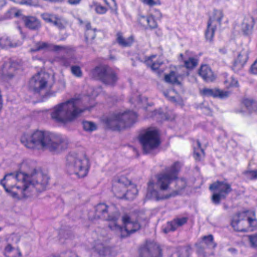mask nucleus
<instances>
[{
    "mask_svg": "<svg viewBox=\"0 0 257 257\" xmlns=\"http://www.w3.org/2000/svg\"><path fill=\"white\" fill-rule=\"evenodd\" d=\"M35 163L25 161L16 174L6 175L1 184L6 191L13 198L20 200L36 196L46 190L49 177L37 171Z\"/></svg>",
    "mask_w": 257,
    "mask_h": 257,
    "instance_id": "nucleus-1",
    "label": "nucleus"
},
{
    "mask_svg": "<svg viewBox=\"0 0 257 257\" xmlns=\"http://www.w3.org/2000/svg\"><path fill=\"white\" fill-rule=\"evenodd\" d=\"M27 149L58 154L68 147L67 140L62 136L49 132L36 131L32 133L24 134L20 139Z\"/></svg>",
    "mask_w": 257,
    "mask_h": 257,
    "instance_id": "nucleus-2",
    "label": "nucleus"
},
{
    "mask_svg": "<svg viewBox=\"0 0 257 257\" xmlns=\"http://www.w3.org/2000/svg\"><path fill=\"white\" fill-rule=\"evenodd\" d=\"M181 167V165L179 162H175L171 166L166 168L164 172L156 176V185L160 189V191L154 189L155 183L150 180L148 183L146 198L159 200L176 196L178 193L177 191L166 194H164L163 192L170 189V185L177 178Z\"/></svg>",
    "mask_w": 257,
    "mask_h": 257,
    "instance_id": "nucleus-3",
    "label": "nucleus"
},
{
    "mask_svg": "<svg viewBox=\"0 0 257 257\" xmlns=\"http://www.w3.org/2000/svg\"><path fill=\"white\" fill-rule=\"evenodd\" d=\"M87 109L89 108H80V101L72 98L55 105L51 115L55 121L66 124L74 120Z\"/></svg>",
    "mask_w": 257,
    "mask_h": 257,
    "instance_id": "nucleus-4",
    "label": "nucleus"
},
{
    "mask_svg": "<svg viewBox=\"0 0 257 257\" xmlns=\"http://www.w3.org/2000/svg\"><path fill=\"white\" fill-rule=\"evenodd\" d=\"M66 168L70 174H74L79 178L85 177L89 170V160L82 154L70 153L66 159Z\"/></svg>",
    "mask_w": 257,
    "mask_h": 257,
    "instance_id": "nucleus-5",
    "label": "nucleus"
},
{
    "mask_svg": "<svg viewBox=\"0 0 257 257\" xmlns=\"http://www.w3.org/2000/svg\"><path fill=\"white\" fill-rule=\"evenodd\" d=\"M49 78L50 76L48 73L43 72L38 73L30 80V88L34 93L42 97L49 96V91L52 87L48 82Z\"/></svg>",
    "mask_w": 257,
    "mask_h": 257,
    "instance_id": "nucleus-6",
    "label": "nucleus"
},
{
    "mask_svg": "<svg viewBox=\"0 0 257 257\" xmlns=\"http://www.w3.org/2000/svg\"><path fill=\"white\" fill-rule=\"evenodd\" d=\"M122 221L123 227L119 225L117 221L109 225L111 230L114 231L122 237H126L140 228L141 226L138 222L133 220L127 214L123 215Z\"/></svg>",
    "mask_w": 257,
    "mask_h": 257,
    "instance_id": "nucleus-7",
    "label": "nucleus"
},
{
    "mask_svg": "<svg viewBox=\"0 0 257 257\" xmlns=\"http://www.w3.org/2000/svg\"><path fill=\"white\" fill-rule=\"evenodd\" d=\"M130 181L124 176H121L116 178L113 182L112 191L115 195L119 198H125L129 200H134L138 194V189L134 186H130L129 189L125 191V193H120L119 188L122 187L123 190H126V185L130 184Z\"/></svg>",
    "mask_w": 257,
    "mask_h": 257,
    "instance_id": "nucleus-8",
    "label": "nucleus"
},
{
    "mask_svg": "<svg viewBox=\"0 0 257 257\" xmlns=\"http://www.w3.org/2000/svg\"><path fill=\"white\" fill-rule=\"evenodd\" d=\"M140 141L145 153H151L160 144L158 132L155 128H149L140 136Z\"/></svg>",
    "mask_w": 257,
    "mask_h": 257,
    "instance_id": "nucleus-9",
    "label": "nucleus"
},
{
    "mask_svg": "<svg viewBox=\"0 0 257 257\" xmlns=\"http://www.w3.org/2000/svg\"><path fill=\"white\" fill-rule=\"evenodd\" d=\"M209 188L213 193L211 201L216 205L220 204L221 200L225 199L232 191L231 184L226 180L216 181L210 184Z\"/></svg>",
    "mask_w": 257,
    "mask_h": 257,
    "instance_id": "nucleus-10",
    "label": "nucleus"
},
{
    "mask_svg": "<svg viewBox=\"0 0 257 257\" xmlns=\"http://www.w3.org/2000/svg\"><path fill=\"white\" fill-rule=\"evenodd\" d=\"M137 118V114L135 112L126 111L115 114L107 120V123L110 126H116L119 128H124L131 126Z\"/></svg>",
    "mask_w": 257,
    "mask_h": 257,
    "instance_id": "nucleus-11",
    "label": "nucleus"
},
{
    "mask_svg": "<svg viewBox=\"0 0 257 257\" xmlns=\"http://www.w3.org/2000/svg\"><path fill=\"white\" fill-rule=\"evenodd\" d=\"M95 217L109 221V225L117 220L119 213L114 205L108 206L105 203H100L95 207Z\"/></svg>",
    "mask_w": 257,
    "mask_h": 257,
    "instance_id": "nucleus-12",
    "label": "nucleus"
},
{
    "mask_svg": "<svg viewBox=\"0 0 257 257\" xmlns=\"http://www.w3.org/2000/svg\"><path fill=\"white\" fill-rule=\"evenodd\" d=\"M223 17L222 12L220 10H214L209 17L207 23V29L205 31L206 39L211 42L213 40L214 32L217 26L221 25V20Z\"/></svg>",
    "mask_w": 257,
    "mask_h": 257,
    "instance_id": "nucleus-13",
    "label": "nucleus"
},
{
    "mask_svg": "<svg viewBox=\"0 0 257 257\" xmlns=\"http://www.w3.org/2000/svg\"><path fill=\"white\" fill-rule=\"evenodd\" d=\"M108 239L106 231L102 230L101 233L98 234L97 238L94 240L93 248L99 256H106L111 254V248L106 244Z\"/></svg>",
    "mask_w": 257,
    "mask_h": 257,
    "instance_id": "nucleus-14",
    "label": "nucleus"
},
{
    "mask_svg": "<svg viewBox=\"0 0 257 257\" xmlns=\"http://www.w3.org/2000/svg\"><path fill=\"white\" fill-rule=\"evenodd\" d=\"M42 50H51L56 52L63 51L66 53H69L73 51V49L69 47L53 45L44 42L37 43L35 45V47L31 49V51L32 52H35Z\"/></svg>",
    "mask_w": 257,
    "mask_h": 257,
    "instance_id": "nucleus-15",
    "label": "nucleus"
},
{
    "mask_svg": "<svg viewBox=\"0 0 257 257\" xmlns=\"http://www.w3.org/2000/svg\"><path fill=\"white\" fill-rule=\"evenodd\" d=\"M110 70L106 66H98L92 69L90 72V76L96 79H99L103 83H111L106 77L107 72Z\"/></svg>",
    "mask_w": 257,
    "mask_h": 257,
    "instance_id": "nucleus-16",
    "label": "nucleus"
},
{
    "mask_svg": "<svg viewBox=\"0 0 257 257\" xmlns=\"http://www.w3.org/2000/svg\"><path fill=\"white\" fill-rule=\"evenodd\" d=\"M141 257H161L160 247L155 243H150L142 249Z\"/></svg>",
    "mask_w": 257,
    "mask_h": 257,
    "instance_id": "nucleus-17",
    "label": "nucleus"
},
{
    "mask_svg": "<svg viewBox=\"0 0 257 257\" xmlns=\"http://www.w3.org/2000/svg\"><path fill=\"white\" fill-rule=\"evenodd\" d=\"M247 213H249V212H241L233 216L231 222V225L234 230L241 232L246 230V229L242 225L241 220L245 219V216Z\"/></svg>",
    "mask_w": 257,
    "mask_h": 257,
    "instance_id": "nucleus-18",
    "label": "nucleus"
},
{
    "mask_svg": "<svg viewBox=\"0 0 257 257\" xmlns=\"http://www.w3.org/2000/svg\"><path fill=\"white\" fill-rule=\"evenodd\" d=\"M248 59V51L243 50L238 55L237 59L233 64L232 69L235 72L240 70L245 64Z\"/></svg>",
    "mask_w": 257,
    "mask_h": 257,
    "instance_id": "nucleus-19",
    "label": "nucleus"
},
{
    "mask_svg": "<svg viewBox=\"0 0 257 257\" xmlns=\"http://www.w3.org/2000/svg\"><path fill=\"white\" fill-rule=\"evenodd\" d=\"M202 94L207 96L218 97L220 98L227 97L229 95V92L219 89L204 88L201 90Z\"/></svg>",
    "mask_w": 257,
    "mask_h": 257,
    "instance_id": "nucleus-20",
    "label": "nucleus"
},
{
    "mask_svg": "<svg viewBox=\"0 0 257 257\" xmlns=\"http://www.w3.org/2000/svg\"><path fill=\"white\" fill-rule=\"evenodd\" d=\"M199 74L206 82H211L215 79L212 71L207 65H203L200 67Z\"/></svg>",
    "mask_w": 257,
    "mask_h": 257,
    "instance_id": "nucleus-21",
    "label": "nucleus"
},
{
    "mask_svg": "<svg viewBox=\"0 0 257 257\" xmlns=\"http://www.w3.org/2000/svg\"><path fill=\"white\" fill-rule=\"evenodd\" d=\"M24 21L26 26L30 29L37 30L41 26L39 21L34 17H25Z\"/></svg>",
    "mask_w": 257,
    "mask_h": 257,
    "instance_id": "nucleus-22",
    "label": "nucleus"
},
{
    "mask_svg": "<svg viewBox=\"0 0 257 257\" xmlns=\"http://www.w3.org/2000/svg\"><path fill=\"white\" fill-rule=\"evenodd\" d=\"M157 57V55H153L146 59V63L147 65L151 67L152 70H157L160 65L163 64V61L160 59H157L155 60Z\"/></svg>",
    "mask_w": 257,
    "mask_h": 257,
    "instance_id": "nucleus-23",
    "label": "nucleus"
},
{
    "mask_svg": "<svg viewBox=\"0 0 257 257\" xmlns=\"http://www.w3.org/2000/svg\"><path fill=\"white\" fill-rule=\"evenodd\" d=\"M187 222V218L185 217H182L181 218H177L174 219L173 221L170 222L168 223L167 228L165 230V232H167L169 231H174L178 227L184 224Z\"/></svg>",
    "mask_w": 257,
    "mask_h": 257,
    "instance_id": "nucleus-24",
    "label": "nucleus"
},
{
    "mask_svg": "<svg viewBox=\"0 0 257 257\" xmlns=\"http://www.w3.org/2000/svg\"><path fill=\"white\" fill-rule=\"evenodd\" d=\"M254 25V19L252 17H247L244 19L241 24V29L245 34H248L252 30Z\"/></svg>",
    "mask_w": 257,
    "mask_h": 257,
    "instance_id": "nucleus-25",
    "label": "nucleus"
},
{
    "mask_svg": "<svg viewBox=\"0 0 257 257\" xmlns=\"http://www.w3.org/2000/svg\"><path fill=\"white\" fill-rule=\"evenodd\" d=\"M181 59L183 61L184 66L188 69H192L198 64V60L194 57H186L182 54L180 55Z\"/></svg>",
    "mask_w": 257,
    "mask_h": 257,
    "instance_id": "nucleus-26",
    "label": "nucleus"
},
{
    "mask_svg": "<svg viewBox=\"0 0 257 257\" xmlns=\"http://www.w3.org/2000/svg\"><path fill=\"white\" fill-rule=\"evenodd\" d=\"M4 252L7 257H18L22 255L19 249L13 247L10 243L5 247Z\"/></svg>",
    "mask_w": 257,
    "mask_h": 257,
    "instance_id": "nucleus-27",
    "label": "nucleus"
},
{
    "mask_svg": "<svg viewBox=\"0 0 257 257\" xmlns=\"http://www.w3.org/2000/svg\"><path fill=\"white\" fill-rule=\"evenodd\" d=\"M22 44L21 41L12 42L7 36H4L0 39V46L2 48L16 47Z\"/></svg>",
    "mask_w": 257,
    "mask_h": 257,
    "instance_id": "nucleus-28",
    "label": "nucleus"
},
{
    "mask_svg": "<svg viewBox=\"0 0 257 257\" xmlns=\"http://www.w3.org/2000/svg\"><path fill=\"white\" fill-rule=\"evenodd\" d=\"M116 40L117 43L122 47L130 46L134 42V39L132 36H130L126 39L123 37L121 33H118L116 35Z\"/></svg>",
    "mask_w": 257,
    "mask_h": 257,
    "instance_id": "nucleus-29",
    "label": "nucleus"
},
{
    "mask_svg": "<svg viewBox=\"0 0 257 257\" xmlns=\"http://www.w3.org/2000/svg\"><path fill=\"white\" fill-rule=\"evenodd\" d=\"M179 75L175 71H172L169 74L165 75V80L166 82L173 84H179L178 81Z\"/></svg>",
    "mask_w": 257,
    "mask_h": 257,
    "instance_id": "nucleus-30",
    "label": "nucleus"
},
{
    "mask_svg": "<svg viewBox=\"0 0 257 257\" xmlns=\"http://www.w3.org/2000/svg\"><path fill=\"white\" fill-rule=\"evenodd\" d=\"M52 24L56 26L59 29L63 30L66 28L67 22L65 19L57 15L56 19L54 20Z\"/></svg>",
    "mask_w": 257,
    "mask_h": 257,
    "instance_id": "nucleus-31",
    "label": "nucleus"
},
{
    "mask_svg": "<svg viewBox=\"0 0 257 257\" xmlns=\"http://www.w3.org/2000/svg\"><path fill=\"white\" fill-rule=\"evenodd\" d=\"M82 125L84 131L88 132L95 131L97 128V124L90 121H83L82 122Z\"/></svg>",
    "mask_w": 257,
    "mask_h": 257,
    "instance_id": "nucleus-32",
    "label": "nucleus"
},
{
    "mask_svg": "<svg viewBox=\"0 0 257 257\" xmlns=\"http://www.w3.org/2000/svg\"><path fill=\"white\" fill-rule=\"evenodd\" d=\"M197 147L194 148V157L196 160L199 161L202 156H204V151L201 148V144L197 141L196 142Z\"/></svg>",
    "mask_w": 257,
    "mask_h": 257,
    "instance_id": "nucleus-33",
    "label": "nucleus"
},
{
    "mask_svg": "<svg viewBox=\"0 0 257 257\" xmlns=\"http://www.w3.org/2000/svg\"><path fill=\"white\" fill-rule=\"evenodd\" d=\"M106 76L108 80L111 81L110 83H104L106 85H113L118 80V77L116 75V74L111 69L109 71L107 72V74H106Z\"/></svg>",
    "mask_w": 257,
    "mask_h": 257,
    "instance_id": "nucleus-34",
    "label": "nucleus"
},
{
    "mask_svg": "<svg viewBox=\"0 0 257 257\" xmlns=\"http://www.w3.org/2000/svg\"><path fill=\"white\" fill-rule=\"evenodd\" d=\"M224 84L228 88L236 87L238 86V81L233 77L227 76L224 81Z\"/></svg>",
    "mask_w": 257,
    "mask_h": 257,
    "instance_id": "nucleus-35",
    "label": "nucleus"
},
{
    "mask_svg": "<svg viewBox=\"0 0 257 257\" xmlns=\"http://www.w3.org/2000/svg\"><path fill=\"white\" fill-rule=\"evenodd\" d=\"M86 31L85 32V38L87 40H93L95 37V32L91 29V24L90 23H88L86 25Z\"/></svg>",
    "mask_w": 257,
    "mask_h": 257,
    "instance_id": "nucleus-36",
    "label": "nucleus"
},
{
    "mask_svg": "<svg viewBox=\"0 0 257 257\" xmlns=\"http://www.w3.org/2000/svg\"><path fill=\"white\" fill-rule=\"evenodd\" d=\"M57 15L53 13H44L41 15V18L47 23L52 24Z\"/></svg>",
    "mask_w": 257,
    "mask_h": 257,
    "instance_id": "nucleus-37",
    "label": "nucleus"
},
{
    "mask_svg": "<svg viewBox=\"0 0 257 257\" xmlns=\"http://www.w3.org/2000/svg\"><path fill=\"white\" fill-rule=\"evenodd\" d=\"M202 240L206 245L209 247L214 248L216 245L213 242V235L210 234L207 236H204Z\"/></svg>",
    "mask_w": 257,
    "mask_h": 257,
    "instance_id": "nucleus-38",
    "label": "nucleus"
},
{
    "mask_svg": "<svg viewBox=\"0 0 257 257\" xmlns=\"http://www.w3.org/2000/svg\"><path fill=\"white\" fill-rule=\"evenodd\" d=\"M71 72L72 74L76 77L80 78L83 75L80 67L77 65H74L71 67Z\"/></svg>",
    "mask_w": 257,
    "mask_h": 257,
    "instance_id": "nucleus-39",
    "label": "nucleus"
},
{
    "mask_svg": "<svg viewBox=\"0 0 257 257\" xmlns=\"http://www.w3.org/2000/svg\"><path fill=\"white\" fill-rule=\"evenodd\" d=\"M190 248L189 247L181 248L178 252L177 257H190Z\"/></svg>",
    "mask_w": 257,
    "mask_h": 257,
    "instance_id": "nucleus-40",
    "label": "nucleus"
},
{
    "mask_svg": "<svg viewBox=\"0 0 257 257\" xmlns=\"http://www.w3.org/2000/svg\"><path fill=\"white\" fill-rule=\"evenodd\" d=\"M176 182V189L181 190L184 188L186 185V181L182 178H178V175L177 178L174 180Z\"/></svg>",
    "mask_w": 257,
    "mask_h": 257,
    "instance_id": "nucleus-41",
    "label": "nucleus"
},
{
    "mask_svg": "<svg viewBox=\"0 0 257 257\" xmlns=\"http://www.w3.org/2000/svg\"><path fill=\"white\" fill-rule=\"evenodd\" d=\"M245 177L250 180L257 179V170L246 171L244 172Z\"/></svg>",
    "mask_w": 257,
    "mask_h": 257,
    "instance_id": "nucleus-42",
    "label": "nucleus"
},
{
    "mask_svg": "<svg viewBox=\"0 0 257 257\" xmlns=\"http://www.w3.org/2000/svg\"><path fill=\"white\" fill-rule=\"evenodd\" d=\"M248 213H247V215L245 216V219L246 218L248 224H249L250 227L251 228V230H253L257 225V220L255 218L254 216H248Z\"/></svg>",
    "mask_w": 257,
    "mask_h": 257,
    "instance_id": "nucleus-43",
    "label": "nucleus"
},
{
    "mask_svg": "<svg viewBox=\"0 0 257 257\" xmlns=\"http://www.w3.org/2000/svg\"><path fill=\"white\" fill-rule=\"evenodd\" d=\"M248 238L250 246L257 249V234L248 235Z\"/></svg>",
    "mask_w": 257,
    "mask_h": 257,
    "instance_id": "nucleus-44",
    "label": "nucleus"
},
{
    "mask_svg": "<svg viewBox=\"0 0 257 257\" xmlns=\"http://www.w3.org/2000/svg\"><path fill=\"white\" fill-rule=\"evenodd\" d=\"M95 6V11L96 13L98 14L102 15L106 13L107 11V9L105 7L101 6L100 4L97 3H95L94 4Z\"/></svg>",
    "mask_w": 257,
    "mask_h": 257,
    "instance_id": "nucleus-45",
    "label": "nucleus"
},
{
    "mask_svg": "<svg viewBox=\"0 0 257 257\" xmlns=\"http://www.w3.org/2000/svg\"><path fill=\"white\" fill-rule=\"evenodd\" d=\"M149 17L140 16L138 19L139 23L143 27H147Z\"/></svg>",
    "mask_w": 257,
    "mask_h": 257,
    "instance_id": "nucleus-46",
    "label": "nucleus"
},
{
    "mask_svg": "<svg viewBox=\"0 0 257 257\" xmlns=\"http://www.w3.org/2000/svg\"><path fill=\"white\" fill-rule=\"evenodd\" d=\"M143 3L151 7L160 4L159 0H143Z\"/></svg>",
    "mask_w": 257,
    "mask_h": 257,
    "instance_id": "nucleus-47",
    "label": "nucleus"
},
{
    "mask_svg": "<svg viewBox=\"0 0 257 257\" xmlns=\"http://www.w3.org/2000/svg\"><path fill=\"white\" fill-rule=\"evenodd\" d=\"M254 102H255V101L249 99H245L243 100L244 104L249 110H252Z\"/></svg>",
    "mask_w": 257,
    "mask_h": 257,
    "instance_id": "nucleus-48",
    "label": "nucleus"
},
{
    "mask_svg": "<svg viewBox=\"0 0 257 257\" xmlns=\"http://www.w3.org/2000/svg\"><path fill=\"white\" fill-rule=\"evenodd\" d=\"M147 27L151 28H155L157 27V24L152 17H149V21L147 23Z\"/></svg>",
    "mask_w": 257,
    "mask_h": 257,
    "instance_id": "nucleus-49",
    "label": "nucleus"
},
{
    "mask_svg": "<svg viewBox=\"0 0 257 257\" xmlns=\"http://www.w3.org/2000/svg\"><path fill=\"white\" fill-rule=\"evenodd\" d=\"M6 67V66H5L4 68L3 69V75H5L6 77H8V78L11 79L14 76V74L12 73V71L13 70V68L12 67H11L10 68L9 71L8 72H6L5 70V68Z\"/></svg>",
    "mask_w": 257,
    "mask_h": 257,
    "instance_id": "nucleus-50",
    "label": "nucleus"
},
{
    "mask_svg": "<svg viewBox=\"0 0 257 257\" xmlns=\"http://www.w3.org/2000/svg\"><path fill=\"white\" fill-rule=\"evenodd\" d=\"M9 12L13 15L15 17H18L21 15V11L19 10H17L15 8H11Z\"/></svg>",
    "mask_w": 257,
    "mask_h": 257,
    "instance_id": "nucleus-51",
    "label": "nucleus"
},
{
    "mask_svg": "<svg viewBox=\"0 0 257 257\" xmlns=\"http://www.w3.org/2000/svg\"><path fill=\"white\" fill-rule=\"evenodd\" d=\"M15 2L21 5L32 6L34 5L33 0H14Z\"/></svg>",
    "mask_w": 257,
    "mask_h": 257,
    "instance_id": "nucleus-52",
    "label": "nucleus"
},
{
    "mask_svg": "<svg viewBox=\"0 0 257 257\" xmlns=\"http://www.w3.org/2000/svg\"><path fill=\"white\" fill-rule=\"evenodd\" d=\"M71 60L70 59H66L65 58H62L60 60V63L65 67H68L71 65Z\"/></svg>",
    "mask_w": 257,
    "mask_h": 257,
    "instance_id": "nucleus-53",
    "label": "nucleus"
},
{
    "mask_svg": "<svg viewBox=\"0 0 257 257\" xmlns=\"http://www.w3.org/2000/svg\"><path fill=\"white\" fill-rule=\"evenodd\" d=\"M20 237L17 234H12L10 237H9V239L12 240L14 242V243L17 244L20 241Z\"/></svg>",
    "mask_w": 257,
    "mask_h": 257,
    "instance_id": "nucleus-54",
    "label": "nucleus"
},
{
    "mask_svg": "<svg viewBox=\"0 0 257 257\" xmlns=\"http://www.w3.org/2000/svg\"><path fill=\"white\" fill-rule=\"evenodd\" d=\"M250 70L252 73L257 74V60L252 65Z\"/></svg>",
    "mask_w": 257,
    "mask_h": 257,
    "instance_id": "nucleus-55",
    "label": "nucleus"
},
{
    "mask_svg": "<svg viewBox=\"0 0 257 257\" xmlns=\"http://www.w3.org/2000/svg\"><path fill=\"white\" fill-rule=\"evenodd\" d=\"M81 0H68V2L70 5H77L80 3Z\"/></svg>",
    "mask_w": 257,
    "mask_h": 257,
    "instance_id": "nucleus-56",
    "label": "nucleus"
},
{
    "mask_svg": "<svg viewBox=\"0 0 257 257\" xmlns=\"http://www.w3.org/2000/svg\"><path fill=\"white\" fill-rule=\"evenodd\" d=\"M146 100H147L146 98L142 97L141 96H139L137 101H138V103H140L143 102L144 101H146Z\"/></svg>",
    "mask_w": 257,
    "mask_h": 257,
    "instance_id": "nucleus-57",
    "label": "nucleus"
},
{
    "mask_svg": "<svg viewBox=\"0 0 257 257\" xmlns=\"http://www.w3.org/2000/svg\"><path fill=\"white\" fill-rule=\"evenodd\" d=\"M253 18L254 21L257 20V9H255L252 13V16L251 17Z\"/></svg>",
    "mask_w": 257,
    "mask_h": 257,
    "instance_id": "nucleus-58",
    "label": "nucleus"
},
{
    "mask_svg": "<svg viewBox=\"0 0 257 257\" xmlns=\"http://www.w3.org/2000/svg\"><path fill=\"white\" fill-rule=\"evenodd\" d=\"M252 110L257 111V101H255V102H254V103H253V107Z\"/></svg>",
    "mask_w": 257,
    "mask_h": 257,
    "instance_id": "nucleus-59",
    "label": "nucleus"
},
{
    "mask_svg": "<svg viewBox=\"0 0 257 257\" xmlns=\"http://www.w3.org/2000/svg\"><path fill=\"white\" fill-rule=\"evenodd\" d=\"M6 4V1L5 0H0V8L3 7Z\"/></svg>",
    "mask_w": 257,
    "mask_h": 257,
    "instance_id": "nucleus-60",
    "label": "nucleus"
},
{
    "mask_svg": "<svg viewBox=\"0 0 257 257\" xmlns=\"http://www.w3.org/2000/svg\"><path fill=\"white\" fill-rule=\"evenodd\" d=\"M119 191H121L120 192V194L122 193H125V191H126V190H123V189L122 187L119 188Z\"/></svg>",
    "mask_w": 257,
    "mask_h": 257,
    "instance_id": "nucleus-61",
    "label": "nucleus"
},
{
    "mask_svg": "<svg viewBox=\"0 0 257 257\" xmlns=\"http://www.w3.org/2000/svg\"><path fill=\"white\" fill-rule=\"evenodd\" d=\"M69 257H78V255L75 253H72Z\"/></svg>",
    "mask_w": 257,
    "mask_h": 257,
    "instance_id": "nucleus-62",
    "label": "nucleus"
},
{
    "mask_svg": "<svg viewBox=\"0 0 257 257\" xmlns=\"http://www.w3.org/2000/svg\"><path fill=\"white\" fill-rule=\"evenodd\" d=\"M103 1H104V2L106 4H107V1H106V0H103Z\"/></svg>",
    "mask_w": 257,
    "mask_h": 257,
    "instance_id": "nucleus-63",
    "label": "nucleus"
},
{
    "mask_svg": "<svg viewBox=\"0 0 257 257\" xmlns=\"http://www.w3.org/2000/svg\"><path fill=\"white\" fill-rule=\"evenodd\" d=\"M130 101L132 102V103H134V102L133 101V100L132 99L130 100Z\"/></svg>",
    "mask_w": 257,
    "mask_h": 257,
    "instance_id": "nucleus-64",
    "label": "nucleus"
}]
</instances>
